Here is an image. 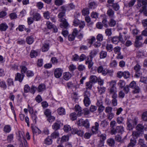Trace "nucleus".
<instances>
[{
  "label": "nucleus",
  "mask_w": 147,
  "mask_h": 147,
  "mask_svg": "<svg viewBox=\"0 0 147 147\" xmlns=\"http://www.w3.org/2000/svg\"><path fill=\"white\" fill-rule=\"evenodd\" d=\"M65 13L64 12H60L58 15L57 17L59 18V21L61 23L60 24V26L61 28L67 29L69 24L65 19Z\"/></svg>",
  "instance_id": "obj_1"
},
{
  "label": "nucleus",
  "mask_w": 147,
  "mask_h": 147,
  "mask_svg": "<svg viewBox=\"0 0 147 147\" xmlns=\"http://www.w3.org/2000/svg\"><path fill=\"white\" fill-rule=\"evenodd\" d=\"M138 119L136 117L134 119L128 118L126 122L127 129L129 131L132 130L138 123Z\"/></svg>",
  "instance_id": "obj_2"
},
{
  "label": "nucleus",
  "mask_w": 147,
  "mask_h": 147,
  "mask_svg": "<svg viewBox=\"0 0 147 147\" xmlns=\"http://www.w3.org/2000/svg\"><path fill=\"white\" fill-rule=\"evenodd\" d=\"M97 71L99 73H101L104 76H106L108 73H112L113 71H112L109 70L107 68H104L102 65H100L99 66Z\"/></svg>",
  "instance_id": "obj_3"
},
{
  "label": "nucleus",
  "mask_w": 147,
  "mask_h": 147,
  "mask_svg": "<svg viewBox=\"0 0 147 147\" xmlns=\"http://www.w3.org/2000/svg\"><path fill=\"white\" fill-rule=\"evenodd\" d=\"M78 33V31L77 28H74L73 30L72 34L68 36V39L70 41H73Z\"/></svg>",
  "instance_id": "obj_4"
},
{
  "label": "nucleus",
  "mask_w": 147,
  "mask_h": 147,
  "mask_svg": "<svg viewBox=\"0 0 147 147\" xmlns=\"http://www.w3.org/2000/svg\"><path fill=\"white\" fill-rule=\"evenodd\" d=\"M134 69L136 71L135 76L136 78H139L142 75V73L140 71L141 67L138 64H136L134 67Z\"/></svg>",
  "instance_id": "obj_5"
},
{
  "label": "nucleus",
  "mask_w": 147,
  "mask_h": 147,
  "mask_svg": "<svg viewBox=\"0 0 147 147\" xmlns=\"http://www.w3.org/2000/svg\"><path fill=\"white\" fill-rule=\"evenodd\" d=\"M28 65V63L25 61L22 62V65L20 66L21 74H24L26 72V73L28 69L26 66Z\"/></svg>",
  "instance_id": "obj_6"
},
{
  "label": "nucleus",
  "mask_w": 147,
  "mask_h": 147,
  "mask_svg": "<svg viewBox=\"0 0 147 147\" xmlns=\"http://www.w3.org/2000/svg\"><path fill=\"white\" fill-rule=\"evenodd\" d=\"M71 133L74 134H77L78 136L81 137L83 136L84 134V132L83 131L76 128L72 129Z\"/></svg>",
  "instance_id": "obj_7"
},
{
  "label": "nucleus",
  "mask_w": 147,
  "mask_h": 147,
  "mask_svg": "<svg viewBox=\"0 0 147 147\" xmlns=\"http://www.w3.org/2000/svg\"><path fill=\"white\" fill-rule=\"evenodd\" d=\"M25 76L24 74L17 73L15 75V81H18L20 82H22L24 77Z\"/></svg>",
  "instance_id": "obj_8"
},
{
  "label": "nucleus",
  "mask_w": 147,
  "mask_h": 147,
  "mask_svg": "<svg viewBox=\"0 0 147 147\" xmlns=\"http://www.w3.org/2000/svg\"><path fill=\"white\" fill-rule=\"evenodd\" d=\"M63 124L59 121H57L52 126V128L55 130H57L59 129L61 126L63 125Z\"/></svg>",
  "instance_id": "obj_9"
},
{
  "label": "nucleus",
  "mask_w": 147,
  "mask_h": 147,
  "mask_svg": "<svg viewBox=\"0 0 147 147\" xmlns=\"http://www.w3.org/2000/svg\"><path fill=\"white\" fill-rule=\"evenodd\" d=\"M63 71L60 68L56 69L54 71V76L57 78H59L62 75Z\"/></svg>",
  "instance_id": "obj_10"
},
{
  "label": "nucleus",
  "mask_w": 147,
  "mask_h": 147,
  "mask_svg": "<svg viewBox=\"0 0 147 147\" xmlns=\"http://www.w3.org/2000/svg\"><path fill=\"white\" fill-rule=\"evenodd\" d=\"M108 90V93L109 96H110L112 98H117V90Z\"/></svg>",
  "instance_id": "obj_11"
},
{
  "label": "nucleus",
  "mask_w": 147,
  "mask_h": 147,
  "mask_svg": "<svg viewBox=\"0 0 147 147\" xmlns=\"http://www.w3.org/2000/svg\"><path fill=\"white\" fill-rule=\"evenodd\" d=\"M107 14L109 18H115V12L111 8L109 9L107 13Z\"/></svg>",
  "instance_id": "obj_12"
},
{
  "label": "nucleus",
  "mask_w": 147,
  "mask_h": 147,
  "mask_svg": "<svg viewBox=\"0 0 147 147\" xmlns=\"http://www.w3.org/2000/svg\"><path fill=\"white\" fill-rule=\"evenodd\" d=\"M117 81L116 80H112L109 82L110 87L108 90H117V88L116 87Z\"/></svg>",
  "instance_id": "obj_13"
},
{
  "label": "nucleus",
  "mask_w": 147,
  "mask_h": 147,
  "mask_svg": "<svg viewBox=\"0 0 147 147\" xmlns=\"http://www.w3.org/2000/svg\"><path fill=\"white\" fill-rule=\"evenodd\" d=\"M75 109L76 111L78 112L77 115L78 116H80L83 114L82 108L79 105H76L75 106Z\"/></svg>",
  "instance_id": "obj_14"
},
{
  "label": "nucleus",
  "mask_w": 147,
  "mask_h": 147,
  "mask_svg": "<svg viewBox=\"0 0 147 147\" xmlns=\"http://www.w3.org/2000/svg\"><path fill=\"white\" fill-rule=\"evenodd\" d=\"M99 124L97 122L95 123V126L92 127V131L93 134H96L97 133L98 130Z\"/></svg>",
  "instance_id": "obj_15"
},
{
  "label": "nucleus",
  "mask_w": 147,
  "mask_h": 147,
  "mask_svg": "<svg viewBox=\"0 0 147 147\" xmlns=\"http://www.w3.org/2000/svg\"><path fill=\"white\" fill-rule=\"evenodd\" d=\"M67 86L68 89H72L74 88H77L76 84L71 82H69L66 84Z\"/></svg>",
  "instance_id": "obj_16"
},
{
  "label": "nucleus",
  "mask_w": 147,
  "mask_h": 147,
  "mask_svg": "<svg viewBox=\"0 0 147 147\" xmlns=\"http://www.w3.org/2000/svg\"><path fill=\"white\" fill-rule=\"evenodd\" d=\"M8 28V26L5 22L0 24V30L1 32L5 31Z\"/></svg>",
  "instance_id": "obj_17"
},
{
  "label": "nucleus",
  "mask_w": 147,
  "mask_h": 147,
  "mask_svg": "<svg viewBox=\"0 0 147 147\" xmlns=\"http://www.w3.org/2000/svg\"><path fill=\"white\" fill-rule=\"evenodd\" d=\"M32 129L33 133V137H34L35 135L36 136L38 134L41 133V131L36 127H32Z\"/></svg>",
  "instance_id": "obj_18"
},
{
  "label": "nucleus",
  "mask_w": 147,
  "mask_h": 147,
  "mask_svg": "<svg viewBox=\"0 0 147 147\" xmlns=\"http://www.w3.org/2000/svg\"><path fill=\"white\" fill-rule=\"evenodd\" d=\"M24 132L20 131H19L18 132V138L19 141L22 142V139H23L24 140Z\"/></svg>",
  "instance_id": "obj_19"
},
{
  "label": "nucleus",
  "mask_w": 147,
  "mask_h": 147,
  "mask_svg": "<svg viewBox=\"0 0 147 147\" xmlns=\"http://www.w3.org/2000/svg\"><path fill=\"white\" fill-rule=\"evenodd\" d=\"M33 18L34 20L36 21H39L41 18L40 14L37 12L34 13L33 14Z\"/></svg>",
  "instance_id": "obj_20"
},
{
  "label": "nucleus",
  "mask_w": 147,
  "mask_h": 147,
  "mask_svg": "<svg viewBox=\"0 0 147 147\" xmlns=\"http://www.w3.org/2000/svg\"><path fill=\"white\" fill-rule=\"evenodd\" d=\"M142 5L143 6L141 8L140 10V11L142 12L146 10L147 7V0H143L142 2Z\"/></svg>",
  "instance_id": "obj_21"
},
{
  "label": "nucleus",
  "mask_w": 147,
  "mask_h": 147,
  "mask_svg": "<svg viewBox=\"0 0 147 147\" xmlns=\"http://www.w3.org/2000/svg\"><path fill=\"white\" fill-rule=\"evenodd\" d=\"M57 112L59 115H65L66 113L65 109L62 107H60L58 109Z\"/></svg>",
  "instance_id": "obj_22"
},
{
  "label": "nucleus",
  "mask_w": 147,
  "mask_h": 147,
  "mask_svg": "<svg viewBox=\"0 0 147 147\" xmlns=\"http://www.w3.org/2000/svg\"><path fill=\"white\" fill-rule=\"evenodd\" d=\"M136 144V140L135 138H131L130 140V142L128 144V147H129L130 146L131 147H133L135 146V145Z\"/></svg>",
  "instance_id": "obj_23"
},
{
  "label": "nucleus",
  "mask_w": 147,
  "mask_h": 147,
  "mask_svg": "<svg viewBox=\"0 0 147 147\" xmlns=\"http://www.w3.org/2000/svg\"><path fill=\"white\" fill-rule=\"evenodd\" d=\"M71 77V74L69 72H66L63 74V78L66 80H68L70 79Z\"/></svg>",
  "instance_id": "obj_24"
},
{
  "label": "nucleus",
  "mask_w": 147,
  "mask_h": 147,
  "mask_svg": "<svg viewBox=\"0 0 147 147\" xmlns=\"http://www.w3.org/2000/svg\"><path fill=\"white\" fill-rule=\"evenodd\" d=\"M107 143L109 146H114L115 144L114 140L112 138H110L107 140Z\"/></svg>",
  "instance_id": "obj_25"
},
{
  "label": "nucleus",
  "mask_w": 147,
  "mask_h": 147,
  "mask_svg": "<svg viewBox=\"0 0 147 147\" xmlns=\"http://www.w3.org/2000/svg\"><path fill=\"white\" fill-rule=\"evenodd\" d=\"M26 41L27 43L29 44H32L34 42V38L32 36H28L27 37Z\"/></svg>",
  "instance_id": "obj_26"
},
{
  "label": "nucleus",
  "mask_w": 147,
  "mask_h": 147,
  "mask_svg": "<svg viewBox=\"0 0 147 147\" xmlns=\"http://www.w3.org/2000/svg\"><path fill=\"white\" fill-rule=\"evenodd\" d=\"M125 82L123 80H120L117 83V85L119 86V88L122 89L124 87L125 85Z\"/></svg>",
  "instance_id": "obj_27"
},
{
  "label": "nucleus",
  "mask_w": 147,
  "mask_h": 147,
  "mask_svg": "<svg viewBox=\"0 0 147 147\" xmlns=\"http://www.w3.org/2000/svg\"><path fill=\"white\" fill-rule=\"evenodd\" d=\"M111 41L113 43L117 44L119 41V39L117 36H114L111 37Z\"/></svg>",
  "instance_id": "obj_28"
},
{
  "label": "nucleus",
  "mask_w": 147,
  "mask_h": 147,
  "mask_svg": "<svg viewBox=\"0 0 147 147\" xmlns=\"http://www.w3.org/2000/svg\"><path fill=\"white\" fill-rule=\"evenodd\" d=\"M45 85L44 84H41L38 86L37 88V90L39 92H41L45 90Z\"/></svg>",
  "instance_id": "obj_29"
},
{
  "label": "nucleus",
  "mask_w": 147,
  "mask_h": 147,
  "mask_svg": "<svg viewBox=\"0 0 147 147\" xmlns=\"http://www.w3.org/2000/svg\"><path fill=\"white\" fill-rule=\"evenodd\" d=\"M115 140L122 144H123L124 142L123 140H121V137L119 135H117L115 136Z\"/></svg>",
  "instance_id": "obj_30"
},
{
  "label": "nucleus",
  "mask_w": 147,
  "mask_h": 147,
  "mask_svg": "<svg viewBox=\"0 0 147 147\" xmlns=\"http://www.w3.org/2000/svg\"><path fill=\"white\" fill-rule=\"evenodd\" d=\"M111 6L113 9L115 11H118L120 8V6L118 3H113Z\"/></svg>",
  "instance_id": "obj_31"
},
{
  "label": "nucleus",
  "mask_w": 147,
  "mask_h": 147,
  "mask_svg": "<svg viewBox=\"0 0 147 147\" xmlns=\"http://www.w3.org/2000/svg\"><path fill=\"white\" fill-rule=\"evenodd\" d=\"M113 45L111 44H107L106 46V49L107 51L111 52L113 50Z\"/></svg>",
  "instance_id": "obj_32"
},
{
  "label": "nucleus",
  "mask_w": 147,
  "mask_h": 147,
  "mask_svg": "<svg viewBox=\"0 0 147 147\" xmlns=\"http://www.w3.org/2000/svg\"><path fill=\"white\" fill-rule=\"evenodd\" d=\"M52 140L51 137H48L45 140L44 143L47 145H49L52 144Z\"/></svg>",
  "instance_id": "obj_33"
},
{
  "label": "nucleus",
  "mask_w": 147,
  "mask_h": 147,
  "mask_svg": "<svg viewBox=\"0 0 147 147\" xmlns=\"http://www.w3.org/2000/svg\"><path fill=\"white\" fill-rule=\"evenodd\" d=\"M69 117L71 120L74 121L77 119V115L75 112L72 113L70 114Z\"/></svg>",
  "instance_id": "obj_34"
},
{
  "label": "nucleus",
  "mask_w": 147,
  "mask_h": 147,
  "mask_svg": "<svg viewBox=\"0 0 147 147\" xmlns=\"http://www.w3.org/2000/svg\"><path fill=\"white\" fill-rule=\"evenodd\" d=\"M144 127L142 124H139L136 127L137 131L140 133L144 131Z\"/></svg>",
  "instance_id": "obj_35"
},
{
  "label": "nucleus",
  "mask_w": 147,
  "mask_h": 147,
  "mask_svg": "<svg viewBox=\"0 0 147 147\" xmlns=\"http://www.w3.org/2000/svg\"><path fill=\"white\" fill-rule=\"evenodd\" d=\"M107 55V52L105 51H102L100 53V57L101 59L105 58Z\"/></svg>",
  "instance_id": "obj_36"
},
{
  "label": "nucleus",
  "mask_w": 147,
  "mask_h": 147,
  "mask_svg": "<svg viewBox=\"0 0 147 147\" xmlns=\"http://www.w3.org/2000/svg\"><path fill=\"white\" fill-rule=\"evenodd\" d=\"M59 134L57 130H55L51 135V137L52 138H56L59 136Z\"/></svg>",
  "instance_id": "obj_37"
},
{
  "label": "nucleus",
  "mask_w": 147,
  "mask_h": 147,
  "mask_svg": "<svg viewBox=\"0 0 147 147\" xmlns=\"http://www.w3.org/2000/svg\"><path fill=\"white\" fill-rule=\"evenodd\" d=\"M83 101L84 105L86 107L88 106L91 103L90 98H84Z\"/></svg>",
  "instance_id": "obj_38"
},
{
  "label": "nucleus",
  "mask_w": 147,
  "mask_h": 147,
  "mask_svg": "<svg viewBox=\"0 0 147 147\" xmlns=\"http://www.w3.org/2000/svg\"><path fill=\"white\" fill-rule=\"evenodd\" d=\"M90 81H91V82L92 83H95L97 82V77L94 75H92L90 77Z\"/></svg>",
  "instance_id": "obj_39"
},
{
  "label": "nucleus",
  "mask_w": 147,
  "mask_h": 147,
  "mask_svg": "<svg viewBox=\"0 0 147 147\" xmlns=\"http://www.w3.org/2000/svg\"><path fill=\"white\" fill-rule=\"evenodd\" d=\"M114 18H111L109 22V25L111 27L114 26L116 24V22L114 20Z\"/></svg>",
  "instance_id": "obj_40"
},
{
  "label": "nucleus",
  "mask_w": 147,
  "mask_h": 147,
  "mask_svg": "<svg viewBox=\"0 0 147 147\" xmlns=\"http://www.w3.org/2000/svg\"><path fill=\"white\" fill-rule=\"evenodd\" d=\"M99 13L93 11L91 13V17L92 18L96 19L98 18Z\"/></svg>",
  "instance_id": "obj_41"
},
{
  "label": "nucleus",
  "mask_w": 147,
  "mask_h": 147,
  "mask_svg": "<svg viewBox=\"0 0 147 147\" xmlns=\"http://www.w3.org/2000/svg\"><path fill=\"white\" fill-rule=\"evenodd\" d=\"M86 90H91L92 86V83L89 81L86 83Z\"/></svg>",
  "instance_id": "obj_42"
},
{
  "label": "nucleus",
  "mask_w": 147,
  "mask_h": 147,
  "mask_svg": "<svg viewBox=\"0 0 147 147\" xmlns=\"http://www.w3.org/2000/svg\"><path fill=\"white\" fill-rule=\"evenodd\" d=\"M49 45L47 44L43 45L42 49V52H45L48 51L49 49Z\"/></svg>",
  "instance_id": "obj_43"
},
{
  "label": "nucleus",
  "mask_w": 147,
  "mask_h": 147,
  "mask_svg": "<svg viewBox=\"0 0 147 147\" xmlns=\"http://www.w3.org/2000/svg\"><path fill=\"white\" fill-rule=\"evenodd\" d=\"M30 55L31 58L36 57L38 55V53L35 51L32 50L30 52Z\"/></svg>",
  "instance_id": "obj_44"
},
{
  "label": "nucleus",
  "mask_w": 147,
  "mask_h": 147,
  "mask_svg": "<svg viewBox=\"0 0 147 147\" xmlns=\"http://www.w3.org/2000/svg\"><path fill=\"white\" fill-rule=\"evenodd\" d=\"M121 48L119 46H117L115 47L113 49V50L114 53L115 54H118L120 52Z\"/></svg>",
  "instance_id": "obj_45"
},
{
  "label": "nucleus",
  "mask_w": 147,
  "mask_h": 147,
  "mask_svg": "<svg viewBox=\"0 0 147 147\" xmlns=\"http://www.w3.org/2000/svg\"><path fill=\"white\" fill-rule=\"evenodd\" d=\"M37 88L34 85H32L30 87V92L32 94H34Z\"/></svg>",
  "instance_id": "obj_46"
},
{
  "label": "nucleus",
  "mask_w": 147,
  "mask_h": 147,
  "mask_svg": "<svg viewBox=\"0 0 147 147\" xmlns=\"http://www.w3.org/2000/svg\"><path fill=\"white\" fill-rule=\"evenodd\" d=\"M30 87L28 84H26L24 87V91L25 93H28L30 92Z\"/></svg>",
  "instance_id": "obj_47"
},
{
  "label": "nucleus",
  "mask_w": 147,
  "mask_h": 147,
  "mask_svg": "<svg viewBox=\"0 0 147 147\" xmlns=\"http://www.w3.org/2000/svg\"><path fill=\"white\" fill-rule=\"evenodd\" d=\"M124 118L122 117H118L117 119V122L119 124L123 123Z\"/></svg>",
  "instance_id": "obj_48"
},
{
  "label": "nucleus",
  "mask_w": 147,
  "mask_h": 147,
  "mask_svg": "<svg viewBox=\"0 0 147 147\" xmlns=\"http://www.w3.org/2000/svg\"><path fill=\"white\" fill-rule=\"evenodd\" d=\"M31 117L34 122L36 123V119H37V116L36 113H32L31 114Z\"/></svg>",
  "instance_id": "obj_49"
},
{
  "label": "nucleus",
  "mask_w": 147,
  "mask_h": 147,
  "mask_svg": "<svg viewBox=\"0 0 147 147\" xmlns=\"http://www.w3.org/2000/svg\"><path fill=\"white\" fill-rule=\"evenodd\" d=\"M82 126H84L86 128H89L90 124L88 119H87L84 120Z\"/></svg>",
  "instance_id": "obj_50"
},
{
  "label": "nucleus",
  "mask_w": 147,
  "mask_h": 147,
  "mask_svg": "<svg viewBox=\"0 0 147 147\" xmlns=\"http://www.w3.org/2000/svg\"><path fill=\"white\" fill-rule=\"evenodd\" d=\"M130 76V73L128 71H125L123 72V77L125 79L129 78Z\"/></svg>",
  "instance_id": "obj_51"
},
{
  "label": "nucleus",
  "mask_w": 147,
  "mask_h": 147,
  "mask_svg": "<svg viewBox=\"0 0 147 147\" xmlns=\"http://www.w3.org/2000/svg\"><path fill=\"white\" fill-rule=\"evenodd\" d=\"M98 90L101 94L104 93L105 91L106 88L104 87H100L98 88Z\"/></svg>",
  "instance_id": "obj_52"
},
{
  "label": "nucleus",
  "mask_w": 147,
  "mask_h": 147,
  "mask_svg": "<svg viewBox=\"0 0 147 147\" xmlns=\"http://www.w3.org/2000/svg\"><path fill=\"white\" fill-rule=\"evenodd\" d=\"M85 25V23L84 21H81L80 24H79V27L80 29L79 30L78 32H80L81 30L84 28Z\"/></svg>",
  "instance_id": "obj_53"
},
{
  "label": "nucleus",
  "mask_w": 147,
  "mask_h": 147,
  "mask_svg": "<svg viewBox=\"0 0 147 147\" xmlns=\"http://www.w3.org/2000/svg\"><path fill=\"white\" fill-rule=\"evenodd\" d=\"M113 108L110 106H108L106 107L105 110V112L107 113H112V111Z\"/></svg>",
  "instance_id": "obj_54"
},
{
  "label": "nucleus",
  "mask_w": 147,
  "mask_h": 147,
  "mask_svg": "<svg viewBox=\"0 0 147 147\" xmlns=\"http://www.w3.org/2000/svg\"><path fill=\"white\" fill-rule=\"evenodd\" d=\"M96 39L100 42H101L103 40V37L102 35L101 34H99L96 36Z\"/></svg>",
  "instance_id": "obj_55"
},
{
  "label": "nucleus",
  "mask_w": 147,
  "mask_h": 147,
  "mask_svg": "<svg viewBox=\"0 0 147 147\" xmlns=\"http://www.w3.org/2000/svg\"><path fill=\"white\" fill-rule=\"evenodd\" d=\"M69 139V137L68 136H63L61 138L60 142L61 143L66 142L68 141Z\"/></svg>",
  "instance_id": "obj_56"
},
{
  "label": "nucleus",
  "mask_w": 147,
  "mask_h": 147,
  "mask_svg": "<svg viewBox=\"0 0 147 147\" xmlns=\"http://www.w3.org/2000/svg\"><path fill=\"white\" fill-rule=\"evenodd\" d=\"M81 21L76 18L74 20L73 22V25L75 26H79V24Z\"/></svg>",
  "instance_id": "obj_57"
},
{
  "label": "nucleus",
  "mask_w": 147,
  "mask_h": 147,
  "mask_svg": "<svg viewBox=\"0 0 147 147\" xmlns=\"http://www.w3.org/2000/svg\"><path fill=\"white\" fill-rule=\"evenodd\" d=\"M114 117V114L113 113H108L107 115V119L111 121Z\"/></svg>",
  "instance_id": "obj_58"
},
{
  "label": "nucleus",
  "mask_w": 147,
  "mask_h": 147,
  "mask_svg": "<svg viewBox=\"0 0 147 147\" xmlns=\"http://www.w3.org/2000/svg\"><path fill=\"white\" fill-rule=\"evenodd\" d=\"M82 15L84 16H86L89 14V10L88 8H84L82 11Z\"/></svg>",
  "instance_id": "obj_59"
},
{
  "label": "nucleus",
  "mask_w": 147,
  "mask_h": 147,
  "mask_svg": "<svg viewBox=\"0 0 147 147\" xmlns=\"http://www.w3.org/2000/svg\"><path fill=\"white\" fill-rule=\"evenodd\" d=\"M117 98H112L113 99L111 100L112 104L113 106L114 107H115L117 105Z\"/></svg>",
  "instance_id": "obj_60"
},
{
  "label": "nucleus",
  "mask_w": 147,
  "mask_h": 147,
  "mask_svg": "<svg viewBox=\"0 0 147 147\" xmlns=\"http://www.w3.org/2000/svg\"><path fill=\"white\" fill-rule=\"evenodd\" d=\"M105 33L106 35L108 36H111L112 34L111 30L110 28H107L105 30Z\"/></svg>",
  "instance_id": "obj_61"
},
{
  "label": "nucleus",
  "mask_w": 147,
  "mask_h": 147,
  "mask_svg": "<svg viewBox=\"0 0 147 147\" xmlns=\"http://www.w3.org/2000/svg\"><path fill=\"white\" fill-rule=\"evenodd\" d=\"M134 90L132 92L134 94L138 93L140 91V87L136 86V87L134 88Z\"/></svg>",
  "instance_id": "obj_62"
},
{
  "label": "nucleus",
  "mask_w": 147,
  "mask_h": 147,
  "mask_svg": "<svg viewBox=\"0 0 147 147\" xmlns=\"http://www.w3.org/2000/svg\"><path fill=\"white\" fill-rule=\"evenodd\" d=\"M65 132H68L69 131L71 130V127L69 125H66L64 126L63 128Z\"/></svg>",
  "instance_id": "obj_63"
},
{
  "label": "nucleus",
  "mask_w": 147,
  "mask_h": 147,
  "mask_svg": "<svg viewBox=\"0 0 147 147\" xmlns=\"http://www.w3.org/2000/svg\"><path fill=\"white\" fill-rule=\"evenodd\" d=\"M142 119L143 121H147V111L143 113Z\"/></svg>",
  "instance_id": "obj_64"
}]
</instances>
